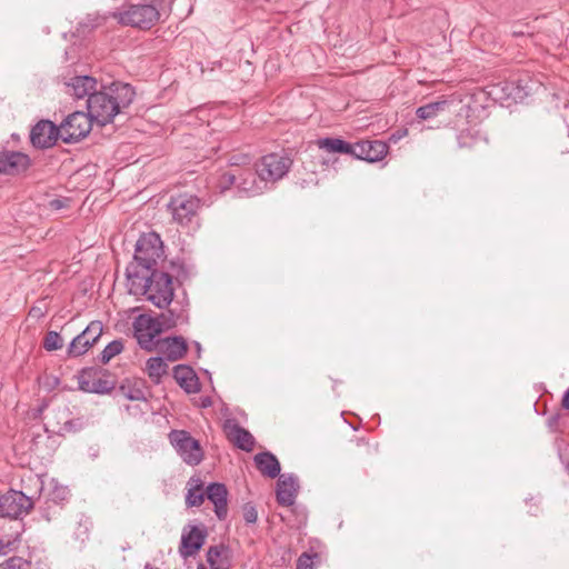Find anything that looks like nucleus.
<instances>
[{"instance_id": "nucleus-1", "label": "nucleus", "mask_w": 569, "mask_h": 569, "mask_svg": "<svg viewBox=\"0 0 569 569\" xmlns=\"http://www.w3.org/2000/svg\"><path fill=\"white\" fill-rule=\"evenodd\" d=\"M136 97L133 87L129 83L113 81L109 86H100L87 99V109L94 122L103 127L113 121L122 109L128 108Z\"/></svg>"}, {"instance_id": "nucleus-2", "label": "nucleus", "mask_w": 569, "mask_h": 569, "mask_svg": "<svg viewBox=\"0 0 569 569\" xmlns=\"http://www.w3.org/2000/svg\"><path fill=\"white\" fill-rule=\"evenodd\" d=\"M163 242L156 232L142 233L136 243L133 261L126 269V274L136 284L134 277L157 269L158 261L163 258Z\"/></svg>"}, {"instance_id": "nucleus-3", "label": "nucleus", "mask_w": 569, "mask_h": 569, "mask_svg": "<svg viewBox=\"0 0 569 569\" xmlns=\"http://www.w3.org/2000/svg\"><path fill=\"white\" fill-rule=\"evenodd\" d=\"M134 280H139L138 284L141 287L142 293L156 307L163 309L172 302L174 287L173 278L169 272L159 270L143 272L142 276L134 277ZM134 282L137 283V281Z\"/></svg>"}, {"instance_id": "nucleus-4", "label": "nucleus", "mask_w": 569, "mask_h": 569, "mask_svg": "<svg viewBox=\"0 0 569 569\" xmlns=\"http://www.w3.org/2000/svg\"><path fill=\"white\" fill-rule=\"evenodd\" d=\"M113 18L122 26L151 29L160 19L159 9L143 0H128L120 10L113 13Z\"/></svg>"}, {"instance_id": "nucleus-5", "label": "nucleus", "mask_w": 569, "mask_h": 569, "mask_svg": "<svg viewBox=\"0 0 569 569\" xmlns=\"http://www.w3.org/2000/svg\"><path fill=\"white\" fill-rule=\"evenodd\" d=\"M218 186L222 191L229 190L232 187L237 188L239 192L248 197H253L263 192L266 184L258 178L257 167L254 169L238 168L230 169L220 174Z\"/></svg>"}, {"instance_id": "nucleus-6", "label": "nucleus", "mask_w": 569, "mask_h": 569, "mask_svg": "<svg viewBox=\"0 0 569 569\" xmlns=\"http://www.w3.org/2000/svg\"><path fill=\"white\" fill-rule=\"evenodd\" d=\"M79 389L97 395H108L116 388L113 375L100 367H87L78 372Z\"/></svg>"}, {"instance_id": "nucleus-7", "label": "nucleus", "mask_w": 569, "mask_h": 569, "mask_svg": "<svg viewBox=\"0 0 569 569\" xmlns=\"http://www.w3.org/2000/svg\"><path fill=\"white\" fill-rule=\"evenodd\" d=\"M201 201L197 196L180 193L171 197L167 208L172 216L174 222L181 227L198 226V211Z\"/></svg>"}, {"instance_id": "nucleus-8", "label": "nucleus", "mask_w": 569, "mask_h": 569, "mask_svg": "<svg viewBox=\"0 0 569 569\" xmlns=\"http://www.w3.org/2000/svg\"><path fill=\"white\" fill-rule=\"evenodd\" d=\"M93 122L88 112L74 111L58 126L59 137L64 143H77L90 133Z\"/></svg>"}, {"instance_id": "nucleus-9", "label": "nucleus", "mask_w": 569, "mask_h": 569, "mask_svg": "<svg viewBox=\"0 0 569 569\" xmlns=\"http://www.w3.org/2000/svg\"><path fill=\"white\" fill-rule=\"evenodd\" d=\"M293 160L286 153H269L256 163L258 178L267 186L282 179L290 170Z\"/></svg>"}, {"instance_id": "nucleus-10", "label": "nucleus", "mask_w": 569, "mask_h": 569, "mask_svg": "<svg viewBox=\"0 0 569 569\" xmlns=\"http://www.w3.org/2000/svg\"><path fill=\"white\" fill-rule=\"evenodd\" d=\"M169 440L186 463L197 466L202 461L203 451L200 442L188 431L172 430L169 433Z\"/></svg>"}, {"instance_id": "nucleus-11", "label": "nucleus", "mask_w": 569, "mask_h": 569, "mask_svg": "<svg viewBox=\"0 0 569 569\" xmlns=\"http://www.w3.org/2000/svg\"><path fill=\"white\" fill-rule=\"evenodd\" d=\"M153 317L140 315L133 321L134 337L141 349L152 352L158 346L157 337L161 335V328Z\"/></svg>"}, {"instance_id": "nucleus-12", "label": "nucleus", "mask_w": 569, "mask_h": 569, "mask_svg": "<svg viewBox=\"0 0 569 569\" xmlns=\"http://www.w3.org/2000/svg\"><path fill=\"white\" fill-rule=\"evenodd\" d=\"M33 505V500L22 491L10 490L0 497V517L18 519L29 513Z\"/></svg>"}, {"instance_id": "nucleus-13", "label": "nucleus", "mask_w": 569, "mask_h": 569, "mask_svg": "<svg viewBox=\"0 0 569 569\" xmlns=\"http://www.w3.org/2000/svg\"><path fill=\"white\" fill-rule=\"evenodd\" d=\"M103 326L101 321H91L87 328L72 339L67 348L69 358H77L84 355L101 337Z\"/></svg>"}, {"instance_id": "nucleus-14", "label": "nucleus", "mask_w": 569, "mask_h": 569, "mask_svg": "<svg viewBox=\"0 0 569 569\" xmlns=\"http://www.w3.org/2000/svg\"><path fill=\"white\" fill-rule=\"evenodd\" d=\"M208 536L204 526L188 525L183 528L179 553L183 559L194 557L206 543Z\"/></svg>"}, {"instance_id": "nucleus-15", "label": "nucleus", "mask_w": 569, "mask_h": 569, "mask_svg": "<svg viewBox=\"0 0 569 569\" xmlns=\"http://www.w3.org/2000/svg\"><path fill=\"white\" fill-rule=\"evenodd\" d=\"M31 164L30 157L24 152L7 149L0 151V174L20 176L27 172Z\"/></svg>"}, {"instance_id": "nucleus-16", "label": "nucleus", "mask_w": 569, "mask_h": 569, "mask_svg": "<svg viewBox=\"0 0 569 569\" xmlns=\"http://www.w3.org/2000/svg\"><path fill=\"white\" fill-rule=\"evenodd\" d=\"M58 139H60L59 128L51 120H40L31 128L30 142L37 149H49L57 143Z\"/></svg>"}, {"instance_id": "nucleus-17", "label": "nucleus", "mask_w": 569, "mask_h": 569, "mask_svg": "<svg viewBox=\"0 0 569 569\" xmlns=\"http://www.w3.org/2000/svg\"><path fill=\"white\" fill-rule=\"evenodd\" d=\"M223 432L237 448L246 452L253 450L256 443L253 436L241 427L236 419H227L223 422Z\"/></svg>"}, {"instance_id": "nucleus-18", "label": "nucleus", "mask_w": 569, "mask_h": 569, "mask_svg": "<svg viewBox=\"0 0 569 569\" xmlns=\"http://www.w3.org/2000/svg\"><path fill=\"white\" fill-rule=\"evenodd\" d=\"M299 492L298 477L293 473H283L278 477L276 499L280 506L290 507L296 502Z\"/></svg>"}, {"instance_id": "nucleus-19", "label": "nucleus", "mask_w": 569, "mask_h": 569, "mask_svg": "<svg viewBox=\"0 0 569 569\" xmlns=\"http://www.w3.org/2000/svg\"><path fill=\"white\" fill-rule=\"evenodd\" d=\"M389 147L380 140H362L353 144L352 156L359 160L377 162L385 158Z\"/></svg>"}, {"instance_id": "nucleus-20", "label": "nucleus", "mask_w": 569, "mask_h": 569, "mask_svg": "<svg viewBox=\"0 0 569 569\" xmlns=\"http://www.w3.org/2000/svg\"><path fill=\"white\" fill-rule=\"evenodd\" d=\"M156 350L163 355L166 360L174 362L184 358L188 352V343L181 336L160 338Z\"/></svg>"}, {"instance_id": "nucleus-21", "label": "nucleus", "mask_w": 569, "mask_h": 569, "mask_svg": "<svg viewBox=\"0 0 569 569\" xmlns=\"http://www.w3.org/2000/svg\"><path fill=\"white\" fill-rule=\"evenodd\" d=\"M66 92L77 100L89 98V96L97 91L98 81L91 76H74L66 82Z\"/></svg>"}, {"instance_id": "nucleus-22", "label": "nucleus", "mask_w": 569, "mask_h": 569, "mask_svg": "<svg viewBox=\"0 0 569 569\" xmlns=\"http://www.w3.org/2000/svg\"><path fill=\"white\" fill-rule=\"evenodd\" d=\"M206 497L213 503L217 518L224 520L228 516V489L226 485L211 482L206 489Z\"/></svg>"}, {"instance_id": "nucleus-23", "label": "nucleus", "mask_w": 569, "mask_h": 569, "mask_svg": "<svg viewBox=\"0 0 569 569\" xmlns=\"http://www.w3.org/2000/svg\"><path fill=\"white\" fill-rule=\"evenodd\" d=\"M173 378L187 393L200 391V382L196 371L188 365H177L173 368Z\"/></svg>"}, {"instance_id": "nucleus-24", "label": "nucleus", "mask_w": 569, "mask_h": 569, "mask_svg": "<svg viewBox=\"0 0 569 569\" xmlns=\"http://www.w3.org/2000/svg\"><path fill=\"white\" fill-rule=\"evenodd\" d=\"M207 562L211 569H230L232 566V551L224 543L210 546L207 550Z\"/></svg>"}, {"instance_id": "nucleus-25", "label": "nucleus", "mask_w": 569, "mask_h": 569, "mask_svg": "<svg viewBox=\"0 0 569 569\" xmlns=\"http://www.w3.org/2000/svg\"><path fill=\"white\" fill-rule=\"evenodd\" d=\"M253 462L258 471L268 478L274 479L281 472V466L278 458L270 451H262L253 457Z\"/></svg>"}, {"instance_id": "nucleus-26", "label": "nucleus", "mask_w": 569, "mask_h": 569, "mask_svg": "<svg viewBox=\"0 0 569 569\" xmlns=\"http://www.w3.org/2000/svg\"><path fill=\"white\" fill-rule=\"evenodd\" d=\"M461 100L456 99L453 96L443 98L425 106L419 107L416 110V116L420 120H428L437 117L440 112L446 111L451 104L460 102Z\"/></svg>"}, {"instance_id": "nucleus-27", "label": "nucleus", "mask_w": 569, "mask_h": 569, "mask_svg": "<svg viewBox=\"0 0 569 569\" xmlns=\"http://www.w3.org/2000/svg\"><path fill=\"white\" fill-rule=\"evenodd\" d=\"M317 144L320 149H325L332 153H343L352 156L353 152V144L340 138H321L317 140Z\"/></svg>"}, {"instance_id": "nucleus-28", "label": "nucleus", "mask_w": 569, "mask_h": 569, "mask_svg": "<svg viewBox=\"0 0 569 569\" xmlns=\"http://www.w3.org/2000/svg\"><path fill=\"white\" fill-rule=\"evenodd\" d=\"M153 319L158 321V327L161 328L162 333L164 331L173 329L180 320H187V317H184L182 311L177 313L172 309H168L166 312H162L159 316L153 317Z\"/></svg>"}, {"instance_id": "nucleus-29", "label": "nucleus", "mask_w": 569, "mask_h": 569, "mask_svg": "<svg viewBox=\"0 0 569 569\" xmlns=\"http://www.w3.org/2000/svg\"><path fill=\"white\" fill-rule=\"evenodd\" d=\"M190 481H194L186 496V503L188 507H199L203 503L206 498V491H203V483L200 479L191 478Z\"/></svg>"}, {"instance_id": "nucleus-30", "label": "nucleus", "mask_w": 569, "mask_h": 569, "mask_svg": "<svg viewBox=\"0 0 569 569\" xmlns=\"http://www.w3.org/2000/svg\"><path fill=\"white\" fill-rule=\"evenodd\" d=\"M482 141L481 136L471 129L461 130L457 134L458 147L461 149H472Z\"/></svg>"}, {"instance_id": "nucleus-31", "label": "nucleus", "mask_w": 569, "mask_h": 569, "mask_svg": "<svg viewBox=\"0 0 569 569\" xmlns=\"http://www.w3.org/2000/svg\"><path fill=\"white\" fill-rule=\"evenodd\" d=\"M168 365L162 357H151L147 361L148 375L151 379H159L167 373Z\"/></svg>"}, {"instance_id": "nucleus-32", "label": "nucleus", "mask_w": 569, "mask_h": 569, "mask_svg": "<svg viewBox=\"0 0 569 569\" xmlns=\"http://www.w3.org/2000/svg\"><path fill=\"white\" fill-rule=\"evenodd\" d=\"M123 350V342L121 339L109 342L104 349L98 356L99 361L102 365H107L113 357L121 353Z\"/></svg>"}, {"instance_id": "nucleus-33", "label": "nucleus", "mask_w": 569, "mask_h": 569, "mask_svg": "<svg viewBox=\"0 0 569 569\" xmlns=\"http://www.w3.org/2000/svg\"><path fill=\"white\" fill-rule=\"evenodd\" d=\"M321 562V555L313 548L302 552L297 560V569H313L316 563Z\"/></svg>"}, {"instance_id": "nucleus-34", "label": "nucleus", "mask_w": 569, "mask_h": 569, "mask_svg": "<svg viewBox=\"0 0 569 569\" xmlns=\"http://www.w3.org/2000/svg\"><path fill=\"white\" fill-rule=\"evenodd\" d=\"M69 497V490L63 486H56L53 490L49 493L48 499L46 500V505L53 503L54 508H61L60 505Z\"/></svg>"}, {"instance_id": "nucleus-35", "label": "nucleus", "mask_w": 569, "mask_h": 569, "mask_svg": "<svg viewBox=\"0 0 569 569\" xmlns=\"http://www.w3.org/2000/svg\"><path fill=\"white\" fill-rule=\"evenodd\" d=\"M42 346L47 351H56L63 347V339L57 331H48Z\"/></svg>"}, {"instance_id": "nucleus-36", "label": "nucleus", "mask_w": 569, "mask_h": 569, "mask_svg": "<svg viewBox=\"0 0 569 569\" xmlns=\"http://www.w3.org/2000/svg\"><path fill=\"white\" fill-rule=\"evenodd\" d=\"M31 562L21 557H11L0 563V569H31Z\"/></svg>"}, {"instance_id": "nucleus-37", "label": "nucleus", "mask_w": 569, "mask_h": 569, "mask_svg": "<svg viewBox=\"0 0 569 569\" xmlns=\"http://www.w3.org/2000/svg\"><path fill=\"white\" fill-rule=\"evenodd\" d=\"M122 395L133 401L146 400L144 392L139 388H128L126 385L120 386Z\"/></svg>"}, {"instance_id": "nucleus-38", "label": "nucleus", "mask_w": 569, "mask_h": 569, "mask_svg": "<svg viewBox=\"0 0 569 569\" xmlns=\"http://www.w3.org/2000/svg\"><path fill=\"white\" fill-rule=\"evenodd\" d=\"M242 515L246 523L253 525L258 520V512L252 502H247L242 506Z\"/></svg>"}, {"instance_id": "nucleus-39", "label": "nucleus", "mask_w": 569, "mask_h": 569, "mask_svg": "<svg viewBox=\"0 0 569 569\" xmlns=\"http://www.w3.org/2000/svg\"><path fill=\"white\" fill-rule=\"evenodd\" d=\"M251 158L248 154H233L229 158L231 169L248 168Z\"/></svg>"}, {"instance_id": "nucleus-40", "label": "nucleus", "mask_w": 569, "mask_h": 569, "mask_svg": "<svg viewBox=\"0 0 569 569\" xmlns=\"http://www.w3.org/2000/svg\"><path fill=\"white\" fill-rule=\"evenodd\" d=\"M170 267L176 272V278L180 282L188 278V270L182 261H170Z\"/></svg>"}, {"instance_id": "nucleus-41", "label": "nucleus", "mask_w": 569, "mask_h": 569, "mask_svg": "<svg viewBox=\"0 0 569 569\" xmlns=\"http://www.w3.org/2000/svg\"><path fill=\"white\" fill-rule=\"evenodd\" d=\"M69 198H56L49 201V208L52 210H61L63 208L69 207Z\"/></svg>"}, {"instance_id": "nucleus-42", "label": "nucleus", "mask_w": 569, "mask_h": 569, "mask_svg": "<svg viewBox=\"0 0 569 569\" xmlns=\"http://www.w3.org/2000/svg\"><path fill=\"white\" fill-rule=\"evenodd\" d=\"M61 508H54L53 503L46 505V507L41 508V515L47 520L50 521L52 516H56Z\"/></svg>"}, {"instance_id": "nucleus-43", "label": "nucleus", "mask_w": 569, "mask_h": 569, "mask_svg": "<svg viewBox=\"0 0 569 569\" xmlns=\"http://www.w3.org/2000/svg\"><path fill=\"white\" fill-rule=\"evenodd\" d=\"M527 94H528L527 92H525L523 94H520V88L519 87L515 88L513 83H511V90L506 93V96L508 98L511 97L513 100L522 99L523 96H527Z\"/></svg>"}, {"instance_id": "nucleus-44", "label": "nucleus", "mask_w": 569, "mask_h": 569, "mask_svg": "<svg viewBox=\"0 0 569 569\" xmlns=\"http://www.w3.org/2000/svg\"><path fill=\"white\" fill-rule=\"evenodd\" d=\"M560 417L561 415L560 413H555L552 416H550L547 420V425L550 429L552 430H557L558 428V423H559V420H560Z\"/></svg>"}, {"instance_id": "nucleus-45", "label": "nucleus", "mask_w": 569, "mask_h": 569, "mask_svg": "<svg viewBox=\"0 0 569 569\" xmlns=\"http://www.w3.org/2000/svg\"><path fill=\"white\" fill-rule=\"evenodd\" d=\"M13 541L11 540H0V555H7L11 547L13 546Z\"/></svg>"}, {"instance_id": "nucleus-46", "label": "nucleus", "mask_w": 569, "mask_h": 569, "mask_svg": "<svg viewBox=\"0 0 569 569\" xmlns=\"http://www.w3.org/2000/svg\"><path fill=\"white\" fill-rule=\"evenodd\" d=\"M561 406L562 408L569 410V388L565 391L562 396Z\"/></svg>"}, {"instance_id": "nucleus-47", "label": "nucleus", "mask_w": 569, "mask_h": 569, "mask_svg": "<svg viewBox=\"0 0 569 569\" xmlns=\"http://www.w3.org/2000/svg\"><path fill=\"white\" fill-rule=\"evenodd\" d=\"M211 399L209 397H206V398H202L201 400V407L202 408H207V407H210L211 406Z\"/></svg>"}, {"instance_id": "nucleus-48", "label": "nucleus", "mask_w": 569, "mask_h": 569, "mask_svg": "<svg viewBox=\"0 0 569 569\" xmlns=\"http://www.w3.org/2000/svg\"><path fill=\"white\" fill-rule=\"evenodd\" d=\"M193 346H194V349H196V352H197V357H198V358H200V356H201V351H202V348H201L200 342L194 341V342H193Z\"/></svg>"}, {"instance_id": "nucleus-49", "label": "nucleus", "mask_w": 569, "mask_h": 569, "mask_svg": "<svg viewBox=\"0 0 569 569\" xmlns=\"http://www.w3.org/2000/svg\"><path fill=\"white\" fill-rule=\"evenodd\" d=\"M29 315L31 316H42V312L39 308L32 307Z\"/></svg>"}, {"instance_id": "nucleus-50", "label": "nucleus", "mask_w": 569, "mask_h": 569, "mask_svg": "<svg viewBox=\"0 0 569 569\" xmlns=\"http://www.w3.org/2000/svg\"><path fill=\"white\" fill-rule=\"evenodd\" d=\"M143 569H159V568L153 567L151 563L148 562L144 565Z\"/></svg>"}, {"instance_id": "nucleus-51", "label": "nucleus", "mask_w": 569, "mask_h": 569, "mask_svg": "<svg viewBox=\"0 0 569 569\" xmlns=\"http://www.w3.org/2000/svg\"><path fill=\"white\" fill-rule=\"evenodd\" d=\"M521 34H523L522 31H513V36H521Z\"/></svg>"}, {"instance_id": "nucleus-52", "label": "nucleus", "mask_w": 569, "mask_h": 569, "mask_svg": "<svg viewBox=\"0 0 569 569\" xmlns=\"http://www.w3.org/2000/svg\"><path fill=\"white\" fill-rule=\"evenodd\" d=\"M197 569H207V568H206L203 565H201V563H200V565L197 567Z\"/></svg>"}, {"instance_id": "nucleus-53", "label": "nucleus", "mask_w": 569, "mask_h": 569, "mask_svg": "<svg viewBox=\"0 0 569 569\" xmlns=\"http://www.w3.org/2000/svg\"><path fill=\"white\" fill-rule=\"evenodd\" d=\"M390 139H391V140H393V141H396V140H397L396 134H395V133H393V134H391V138H390Z\"/></svg>"}, {"instance_id": "nucleus-54", "label": "nucleus", "mask_w": 569, "mask_h": 569, "mask_svg": "<svg viewBox=\"0 0 569 569\" xmlns=\"http://www.w3.org/2000/svg\"><path fill=\"white\" fill-rule=\"evenodd\" d=\"M568 137H569V128H568Z\"/></svg>"}]
</instances>
